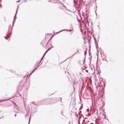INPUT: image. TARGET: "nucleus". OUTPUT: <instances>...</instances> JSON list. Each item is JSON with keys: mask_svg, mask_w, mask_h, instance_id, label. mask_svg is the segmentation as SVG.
Returning a JSON list of instances; mask_svg holds the SVG:
<instances>
[{"mask_svg": "<svg viewBox=\"0 0 124 124\" xmlns=\"http://www.w3.org/2000/svg\"><path fill=\"white\" fill-rule=\"evenodd\" d=\"M96 112V114L97 115V110H94V112Z\"/></svg>", "mask_w": 124, "mask_h": 124, "instance_id": "2", "label": "nucleus"}, {"mask_svg": "<svg viewBox=\"0 0 124 124\" xmlns=\"http://www.w3.org/2000/svg\"><path fill=\"white\" fill-rule=\"evenodd\" d=\"M1 0H0V4H1Z\"/></svg>", "mask_w": 124, "mask_h": 124, "instance_id": "4", "label": "nucleus"}, {"mask_svg": "<svg viewBox=\"0 0 124 124\" xmlns=\"http://www.w3.org/2000/svg\"><path fill=\"white\" fill-rule=\"evenodd\" d=\"M16 114H15V116H16Z\"/></svg>", "mask_w": 124, "mask_h": 124, "instance_id": "9", "label": "nucleus"}, {"mask_svg": "<svg viewBox=\"0 0 124 124\" xmlns=\"http://www.w3.org/2000/svg\"><path fill=\"white\" fill-rule=\"evenodd\" d=\"M1 101H0V102H1Z\"/></svg>", "mask_w": 124, "mask_h": 124, "instance_id": "13", "label": "nucleus"}, {"mask_svg": "<svg viewBox=\"0 0 124 124\" xmlns=\"http://www.w3.org/2000/svg\"><path fill=\"white\" fill-rule=\"evenodd\" d=\"M1 6V4H0V6Z\"/></svg>", "mask_w": 124, "mask_h": 124, "instance_id": "8", "label": "nucleus"}, {"mask_svg": "<svg viewBox=\"0 0 124 124\" xmlns=\"http://www.w3.org/2000/svg\"><path fill=\"white\" fill-rule=\"evenodd\" d=\"M19 1H17V2H19Z\"/></svg>", "mask_w": 124, "mask_h": 124, "instance_id": "11", "label": "nucleus"}, {"mask_svg": "<svg viewBox=\"0 0 124 124\" xmlns=\"http://www.w3.org/2000/svg\"><path fill=\"white\" fill-rule=\"evenodd\" d=\"M5 39H7V38L6 37H5Z\"/></svg>", "mask_w": 124, "mask_h": 124, "instance_id": "5", "label": "nucleus"}, {"mask_svg": "<svg viewBox=\"0 0 124 124\" xmlns=\"http://www.w3.org/2000/svg\"><path fill=\"white\" fill-rule=\"evenodd\" d=\"M51 47H50L49 48V49H48V50H47L45 53V54H44L43 57L45 55V54H46V53H47V52L49 50V49H51Z\"/></svg>", "mask_w": 124, "mask_h": 124, "instance_id": "1", "label": "nucleus"}, {"mask_svg": "<svg viewBox=\"0 0 124 124\" xmlns=\"http://www.w3.org/2000/svg\"><path fill=\"white\" fill-rule=\"evenodd\" d=\"M19 8V6H18V8Z\"/></svg>", "mask_w": 124, "mask_h": 124, "instance_id": "12", "label": "nucleus"}, {"mask_svg": "<svg viewBox=\"0 0 124 124\" xmlns=\"http://www.w3.org/2000/svg\"><path fill=\"white\" fill-rule=\"evenodd\" d=\"M7 38H8L9 37V36L8 35V36H7Z\"/></svg>", "mask_w": 124, "mask_h": 124, "instance_id": "6", "label": "nucleus"}, {"mask_svg": "<svg viewBox=\"0 0 124 124\" xmlns=\"http://www.w3.org/2000/svg\"><path fill=\"white\" fill-rule=\"evenodd\" d=\"M30 119H29V123H30Z\"/></svg>", "mask_w": 124, "mask_h": 124, "instance_id": "3", "label": "nucleus"}, {"mask_svg": "<svg viewBox=\"0 0 124 124\" xmlns=\"http://www.w3.org/2000/svg\"><path fill=\"white\" fill-rule=\"evenodd\" d=\"M16 16V15H15V16H14V18H15V16Z\"/></svg>", "mask_w": 124, "mask_h": 124, "instance_id": "10", "label": "nucleus"}, {"mask_svg": "<svg viewBox=\"0 0 124 124\" xmlns=\"http://www.w3.org/2000/svg\"><path fill=\"white\" fill-rule=\"evenodd\" d=\"M17 10H18V9H17V10L16 12V13H17Z\"/></svg>", "mask_w": 124, "mask_h": 124, "instance_id": "7", "label": "nucleus"}]
</instances>
